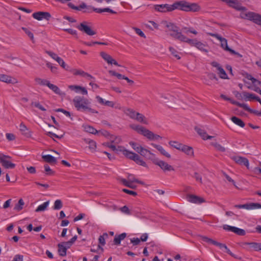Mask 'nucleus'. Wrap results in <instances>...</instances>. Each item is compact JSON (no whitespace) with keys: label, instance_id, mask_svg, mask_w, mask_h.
<instances>
[{"label":"nucleus","instance_id":"nucleus-40","mask_svg":"<svg viewBox=\"0 0 261 261\" xmlns=\"http://www.w3.org/2000/svg\"><path fill=\"white\" fill-rule=\"evenodd\" d=\"M84 128L86 132L92 134H96V133H98V132L95 128L90 125H85L84 126Z\"/></svg>","mask_w":261,"mask_h":261},{"label":"nucleus","instance_id":"nucleus-15","mask_svg":"<svg viewBox=\"0 0 261 261\" xmlns=\"http://www.w3.org/2000/svg\"><path fill=\"white\" fill-rule=\"evenodd\" d=\"M213 81H215L216 83H217L218 81V78L213 73H207L206 76L203 79L204 83L207 85H211Z\"/></svg>","mask_w":261,"mask_h":261},{"label":"nucleus","instance_id":"nucleus-48","mask_svg":"<svg viewBox=\"0 0 261 261\" xmlns=\"http://www.w3.org/2000/svg\"><path fill=\"white\" fill-rule=\"evenodd\" d=\"M205 46V45L203 43L198 41H197L195 45V47H196L199 50L207 53L208 50L204 48Z\"/></svg>","mask_w":261,"mask_h":261},{"label":"nucleus","instance_id":"nucleus-5","mask_svg":"<svg viewBox=\"0 0 261 261\" xmlns=\"http://www.w3.org/2000/svg\"><path fill=\"white\" fill-rule=\"evenodd\" d=\"M68 6L72 9L81 11L84 13H91L94 11V7L92 6L87 5L85 3H82L79 6H75L72 3H69Z\"/></svg>","mask_w":261,"mask_h":261},{"label":"nucleus","instance_id":"nucleus-24","mask_svg":"<svg viewBox=\"0 0 261 261\" xmlns=\"http://www.w3.org/2000/svg\"><path fill=\"white\" fill-rule=\"evenodd\" d=\"M71 72L73 73L74 75H80L83 77H89L90 79L94 80V77H93L90 74L85 72L83 70H76V69H73L72 70H70Z\"/></svg>","mask_w":261,"mask_h":261},{"label":"nucleus","instance_id":"nucleus-63","mask_svg":"<svg viewBox=\"0 0 261 261\" xmlns=\"http://www.w3.org/2000/svg\"><path fill=\"white\" fill-rule=\"evenodd\" d=\"M169 50L172 55L177 59H180V57L177 54V51L173 47H169Z\"/></svg>","mask_w":261,"mask_h":261},{"label":"nucleus","instance_id":"nucleus-1","mask_svg":"<svg viewBox=\"0 0 261 261\" xmlns=\"http://www.w3.org/2000/svg\"><path fill=\"white\" fill-rule=\"evenodd\" d=\"M72 102L74 106L77 111L89 112L91 113H98L97 111L90 107V101L84 96H76L73 99Z\"/></svg>","mask_w":261,"mask_h":261},{"label":"nucleus","instance_id":"nucleus-42","mask_svg":"<svg viewBox=\"0 0 261 261\" xmlns=\"http://www.w3.org/2000/svg\"><path fill=\"white\" fill-rule=\"evenodd\" d=\"M63 207V203L62 201L58 199L55 201L54 205L53 206V209L55 210H60Z\"/></svg>","mask_w":261,"mask_h":261},{"label":"nucleus","instance_id":"nucleus-49","mask_svg":"<svg viewBox=\"0 0 261 261\" xmlns=\"http://www.w3.org/2000/svg\"><path fill=\"white\" fill-rule=\"evenodd\" d=\"M109 73L112 76H116L118 79H124L125 77V75H123L120 73H118L114 70H109Z\"/></svg>","mask_w":261,"mask_h":261},{"label":"nucleus","instance_id":"nucleus-37","mask_svg":"<svg viewBox=\"0 0 261 261\" xmlns=\"http://www.w3.org/2000/svg\"><path fill=\"white\" fill-rule=\"evenodd\" d=\"M49 203V200L44 202L42 204H41L38 206V207L35 210V212H39L45 211L47 207L48 206Z\"/></svg>","mask_w":261,"mask_h":261},{"label":"nucleus","instance_id":"nucleus-4","mask_svg":"<svg viewBox=\"0 0 261 261\" xmlns=\"http://www.w3.org/2000/svg\"><path fill=\"white\" fill-rule=\"evenodd\" d=\"M240 17L243 19L250 20L254 23L261 25V15L259 14L253 12H249L246 13H241Z\"/></svg>","mask_w":261,"mask_h":261},{"label":"nucleus","instance_id":"nucleus-34","mask_svg":"<svg viewBox=\"0 0 261 261\" xmlns=\"http://www.w3.org/2000/svg\"><path fill=\"white\" fill-rule=\"evenodd\" d=\"M221 47L225 50L229 51L230 53H234V50L230 48L227 45V41L226 39H224L223 41L221 42Z\"/></svg>","mask_w":261,"mask_h":261},{"label":"nucleus","instance_id":"nucleus-3","mask_svg":"<svg viewBox=\"0 0 261 261\" xmlns=\"http://www.w3.org/2000/svg\"><path fill=\"white\" fill-rule=\"evenodd\" d=\"M138 133L146 137L147 139L151 141L157 140L159 139H161L162 137L158 135L154 134L153 132H151L149 129H146L144 127L141 126H136L134 128Z\"/></svg>","mask_w":261,"mask_h":261},{"label":"nucleus","instance_id":"nucleus-58","mask_svg":"<svg viewBox=\"0 0 261 261\" xmlns=\"http://www.w3.org/2000/svg\"><path fill=\"white\" fill-rule=\"evenodd\" d=\"M148 160H150L152 161L153 164L156 165V162L159 161V159L156 158L155 155L150 152V154H149L147 158Z\"/></svg>","mask_w":261,"mask_h":261},{"label":"nucleus","instance_id":"nucleus-14","mask_svg":"<svg viewBox=\"0 0 261 261\" xmlns=\"http://www.w3.org/2000/svg\"><path fill=\"white\" fill-rule=\"evenodd\" d=\"M232 159L237 164L245 166L247 169H249V161L248 160L245 158L240 156H234L232 158Z\"/></svg>","mask_w":261,"mask_h":261},{"label":"nucleus","instance_id":"nucleus-19","mask_svg":"<svg viewBox=\"0 0 261 261\" xmlns=\"http://www.w3.org/2000/svg\"><path fill=\"white\" fill-rule=\"evenodd\" d=\"M68 88L75 91L76 93H81L83 95H87L88 94L87 90L85 87H83L79 85H69Z\"/></svg>","mask_w":261,"mask_h":261},{"label":"nucleus","instance_id":"nucleus-18","mask_svg":"<svg viewBox=\"0 0 261 261\" xmlns=\"http://www.w3.org/2000/svg\"><path fill=\"white\" fill-rule=\"evenodd\" d=\"M202 240L204 241V242H205L207 243H210V244H212L214 245H215L216 246H218L220 249H225V248H226V247L227 246L225 244H222V243H219V242H218L215 240H213L210 238H208L206 237H203L202 238Z\"/></svg>","mask_w":261,"mask_h":261},{"label":"nucleus","instance_id":"nucleus-44","mask_svg":"<svg viewBox=\"0 0 261 261\" xmlns=\"http://www.w3.org/2000/svg\"><path fill=\"white\" fill-rule=\"evenodd\" d=\"M57 62L60 65V66L66 70H70L69 67L66 65L65 62L61 58H59L57 59Z\"/></svg>","mask_w":261,"mask_h":261},{"label":"nucleus","instance_id":"nucleus-29","mask_svg":"<svg viewBox=\"0 0 261 261\" xmlns=\"http://www.w3.org/2000/svg\"><path fill=\"white\" fill-rule=\"evenodd\" d=\"M126 237V233L125 232L122 233L121 234L116 236L114 239V243L116 245H119L120 244L121 241L124 240Z\"/></svg>","mask_w":261,"mask_h":261},{"label":"nucleus","instance_id":"nucleus-57","mask_svg":"<svg viewBox=\"0 0 261 261\" xmlns=\"http://www.w3.org/2000/svg\"><path fill=\"white\" fill-rule=\"evenodd\" d=\"M213 146L218 150L221 152L225 151V148L218 143H213Z\"/></svg>","mask_w":261,"mask_h":261},{"label":"nucleus","instance_id":"nucleus-16","mask_svg":"<svg viewBox=\"0 0 261 261\" xmlns=\"http://www.w3.org/2000/svg\"><path fill=\"white\" fill-rule=\"evenodd\" d=\"M156 165L159 166L164 172L174 171V168L171 165L161 160H159Z\"/></svg>","mask_w":261,"mask_h":261},{"label":"nucleus","instance_id":"nucleus-54","mask_svg":"<svg viewBox=\"0 0 261 261\" xmlns=\"http://www.w3.org/2000/svg\"><path fill=\"white\" fill-rule=\"evenodd\" d=\"M218 71L219 72L220 77L221 79H227V74L226 73V72L225 71L224 69L223 68H222V67H219Z\"/></svg>","mask_w":261,"mask_h":261},{"label":"nucleus","instance_id":"nucleus-31","mask_svg":"<svg viewBox=\"0 0 261 261\" xmlns=\"http://www.w3.org/2000/svg\"><path fill=\"white\" fill-rule=\"evenodd\" d=\"M230 101L232 104L238 106L241 108H242L245 110H246L250 113L251 108H250L246 103H241L238 101L232 100L231 99V101Z\"/></svg>","mask_w":261,"mask_h":261},{"label":"nucleus","instance_id":"nucleus-62","mask_svg":"<svg viewBox=\"0 0 261 261\" xmlns=\"http://www.w3.org/2000/svg\"><path fill=\"white\" fill-rule=\"evenodd\" d=\"M31 105L34 106L36 108H38L39 110L42 111H45L46 110V109L41 106L38 102H32Z\"/></svg>","mask_w":261,"mask_h":261},{"label":"nucleus","instance_id":"nucleus-12","mask_svg":"<svg viewBox=\"0 0 261 261\" xmlns=\"http://www.w3.org/2000/svg\"><path fill=\"white\" fill-rule=\"evenodd\" d=\"M225 3L229 5V6L232 7L238 11H244L247 10L246 8L241 5V3L236 0H227Z\"/></svg>","mask_w":261,"mask_h":261},{"label":"nucleus","instance_id":"nucleus-10","mask_svg":"<svg viewBox=\"0 0 261 261\" xmlns=\"http://www.w3.org/2000/svg\"><path fill=\"white\" fill-rule=\"evenodd\" d=\"M128 159L134 161L138 165L143 167H147L146 163L141 159V158L137 154L132 151L129 153L127 158Z\"/></svg>","mask_w":261,"mask_h":261},{"label":"nucleus","instance_id":"nucleus-64","mask_svg":"<svg viewBox=\"0 0 261 261\" xmlns=\"http://www.w3.org/2000/svg\"><path fill=\"white\" fill-rule=\"evenodd\" d=\"M45 53L56 61H57V59L60 58L56 54L51 51L46 50Z\"/></svg>","mask_w":261,"mask_h":261},{"label":"nucleus","instance_id":"nucleus-32","mask_svg":"<svg viewBox=\"0 0 261 261\" xmlns=\"http://www.w3.org/2000/svg\"><path fill=\"white\" fill-rule=\"evenodd\" d=\"M231 120L234 123L241 127H244L245 125V123L241 119L236 116H232L231 118Z\"/></svg>","mask_w":261,"mask_h":261},{"label":"nucleus","instance_id":"nucleus-43","mask_svg":"<svg viewBox=\"0 0 261 261\" xmlns=\"http://www.w3.org/2000/svg\"><path fill=\"white\" fill-rule=\"evenodd\" d=\"M87 142L89 144V149H91L92 152L95 151L96 148V142L92 140H88L87 141Z\"/></svg>","mask_w":261,"mask_h":261},{"label":"nucleus","instance_id":"nucleus-8","mask_svg":"<svg viewBox=\"0 0 261 261\" xmlns=\"http://www.w3.org/2000/svg\"><path fill=\"white\" fill-rule=\"evenodd\" d=\"M86 21H84L81 23L79 25L76 26V28L80 31L84 32L89 36H93L96 34V32L92 30L91 28L88 26Z\"/></svg>","mask_w":261,"mask_h":261},{"label":"nucleus","instance_id":"nucleus-47","mask_svg":"<svg viewBox=\"0 0 261 261\" xmlns=\"http://www.w3.org/2000/svg\"><path fill=\"white\" fill-rule=\"evenodd\" d=\"M108 238V234L107 233H103L102 235L100 236L98 238V241L99 244L103 246L105 245V239Z\"/></svg>","mask_w":261,"mask_h":261},{"label":"nucleus","instance_id":"nucleus-53","mask_svg":"<svg viewBox=\"0 0 261 261\" xmlns=\"http://www.w3.org/2000/svg\"><path fill=\"white\" fill-rule=\"evenodd\" d=\"M129 145L138 153H139V150H141L140 148H142V147L141 146L138 145L136 143L134 142H130Z\"/></svg>","mask_w":261,"mask_h":261},{"label":"nucleus","instance_id":"nucleus-59","mask_svg":"<svg viewBox=\"0 0 261 261\" xmlns=\"http://www.w3.org/2000/svg\"><path fill=\"white\" fill-rule=\"evenodd\" d=\"M178 36H177V39L185 42H188V40L189 38H188L186 36L182 34V33L179 32V33L177 34Z\"/></svg>","mask_w":261,"mask_h":261},{"label":"nucleus","instance_id":"nucleus-35","mask_svg":"<svg viewBox=\"0 0 261 261\" xmlns=\"http://www.w3.org/2000/svg\"><path fill=\"white\" fill-rule=\"evenodd\" d=\"M138 121H139L144 124H147L148 123L147 120H146L145 116L139 113H137L136 117L135 118Z\"/></svg>","mask_w":261,"mask_h":261},{"label":"nucleus","instance_id":"nucleus-2","mask_svg":"<svg viewBox=\"0 0 261 261\" xmlns=\"http://www.w3.org/2000/svg\"><path fill=\"white\" fill-rule=\"evenodd\" d=\"M173 11L177 9L185 12H198L200 7L197 3H192L186 1H176L173 4Z\"/></svg>","mask_w":261,"mask_h":261},{"label":"nucleus","instance_id":"nucleus-23","mask_svg":"<svg viewBox=\"0 0 261 261\" xmlns=\"http://www.w3.org/2000/svg\"><path fill=\"white\" fill-rule=\"evenodd\" d=\"M195 129L203 140L211 139L213 138V136L208 135L204 130L200 128L195 127Z\"/></svg>","mask_w":261,"mask_h":261},{"label":"nucleus","instance_id":"nucleus-9","mask_svg":"<svg viewBox=\"0 0 261 261\" xmlns=\"http://www.w3.org/2000/svg\"><path fill=\"white\" fill-rule=\"evenodd\" d=\"M11 157L6 155H0V163L2 166L6 169H13L15 167V164L11 163L8 161V159H10Z\"/></svg>","mask_w":261,"mask_h":261},{"label":"nucleus","instance_id":"nucleus-60","mask_svg":"<svg viewBox=\"0 0 261 261\" xmlns=\"http://www.w3.org/2000/svg\"><path fill=\"white\" fill-rule=\"evenodd\" d=\"M178 36H177V39L185 42H188V40L189 38H188L186 36L182 34V33L179 32V33L177 34Z\"/></svg>","mask_w":261,"mask_h":261},{"label":"nucleus","instance_id":"nucleus-17","mask_svg":"<svg viewBox=\"0 0 261 261\" xmlns=\"http://www.w3.org/2000/svg\"><path fill=\"white\" fill-rule=\"evenodd\" d=\"M0 81L12 84H14L18 82L16 79L4 74H0Z\"/></svg>","mask_w":261,"mask_h":261},{"label":"nucleus","instance_id":"nucleus-26","mask_svg":"<svg viewBox=\"0 0 261 261\" xmlns=\"http://www.w3.org/2000/svg\"><path fill=\"white\" fill-rule=\"evenodd\" d=\"M180 151L189 156H192L194 155V151L193 148L185 144H184L182 148H181Z\"/></svg>","mask_w":261,"mask_h":261},{"label":"nucleus","instance_id":"nucleus-46","mask_svg":"<svg viewBox=\"0 0 261 261\" xmlns=\"http://www.w3.org/2000/svg\"><path fill=\"white\" fill-rule=\"evenodd\" d=\"M255 94L250 93L248 92H244L243 96L246 100H254Z\"/></svg>","mask_w":261,"mask_h":261},{"label":"nucleus","instance_id":"nucleus-38","mask_svg":"<svg viewBox=\"0 0 261 261\" xmlns=\"http://www.w3.org/2000/svg\"><path fill=\"white\" fill-rule=\"evenodd\" d=\"M35 82L39 85H42V86H48V85L49 83V81H48L47 80L42 79L41 78L36 77L35 79Z\"/></svg>","mask_w":261,"mask_h":261},{"label":"nucleus","instance_id":"nucleus-52","mask_svg":"<svg viewBox=\"0 0 261 261\" xmlns=\"http://www.w3.org/2000/svg\"><path fill=\"white\" fill-rule=\"evenodd\" d=\"M138 112H136L133 109H128L127 110L126 114L128 116H129L131 118L135 119L136 117L137 114Z\"/></svg>","mask_w":261,"mask_h":261},{"label":"nucleus","instance_id":"nucleus-22","mask_svg":"<svg viewBox=\"0 0 261 261\" xmlns=\"http://www.w3.org/2000/svg\"><path fill=\"white\" fill-rule=\"evenodd\" d=\"M242 208H245L246 210L261 208V204L258 203H248L242 204Z\"/></svg>","mask_w":261,"mask_h":261},{"label":"nucleus","instance_id":"nucleus-33","mask_svg":"<svg viewBox=\"0 0 261 261\" xmlns=\"http://www.w3.org/2000/svg\"><path fill=\"white\" fill-rule=\"evenodd\" d=\"M47 87L50 89L53 90L56 94H58L59 95H62V92L61 91L60 89L58 88V87L56 85L52 84L49 82Z\"/></svg>","mask_w":261,"mask_h":261},{"label":"nucleus","instance_id":"nucleus-51","mask_svg":"<svg viewBox=\"0 0 261 261\" xmlns=\"http://www.w3.org/2000/svg\"><path fill=\"white\" fill-rule=\"evenodd\" d=\"M44 168L46 175H53L55 174V172L50 168L48 165L45 164L44 166Z\"/></svg>","mask_w":261,"mask_h":261},{"label":"nucleus","instance_id":"nucleus-28","mask_svg":"<svg viewBox=\"0 0 261 261\" xmlns=\"http://www.w3.org/2000/svg\"><path fill=\"white\" fill-rule=\"evenodd\" d=\"M42 158L44 161L49 164H55L57 162L56 159L50 154L43 155Z\"/></svg>","mask_w":261,"mask_h":261},{"label":"nucleus","instance_id":"nucleus-7","mask_svg":"<svg viewBox=\"0 0 261 261\" xmlns=\"http://www.w3.org/2000/svg\"><path fill=\"white\" fill-rule=\"evenodd\" d=\"M240 245L248 251H259L260 244L256 242H241Z\"/></svg>","mask_w":261,"mask_h":261},{"label":"nucleus","instance_id":"nucleus-50","mask_svg":"<svg viewBox=\"0 0 261 261\" xmlns=\"http://www.w3.org/2000/svg\"><path fill=\"white\" fill-rule=\"evenodd\" d=\"M169 25L167 27L168 29V31L171 32H177V30H179V28L174 23L170 22L169 23Z\"/></svg>","mask_w":261,"mask_h":261},{"label":"nucleus","instance_id":"nucleus-21","mask_svg":"<svg viewBox=\"0 0 261 261\" xmlns=\"http://www.w3.org/2000/svg\"><path fill=\"white\" fill-rule=\"evenodd\" d=\"M19 129L21 132V134L27 138H30L32 136V132L29 129L25 126V125L21 123L19 125Z\"/></svg>","mask_w":261,"mask_h":261},{"label":"nucleus","instance_id":"nucleus-61","mask_svg":"<svg viewBox=\"0 0 261 261\" xmlns=\"http://www.w3.org/2000/svg\"><path fill=\"white\" fill-rule=\"evenodd\" d=\"M223 228L225 230L234 232L236 227L225 224L223 226Z\"/></svg>","mask_w":261,"mask_h":261},{"label":"nucleus","instance_id":"nucleus-30","mask_svg":"<svg viewBox=\"0 0 261 261\" xmlns=\"http://www.w3.org/2000/svg\"><path fill=\"white\" fill-rule=\"evenodd\" d=\"M58 251L59 254L61 256H65L66 255L67 249L66 247L64 246L63 244L59 243L58 244Z\"/></svg>","mask_w":261,"mask_h":261},{"label":"nucleus","instance_id":"nucleus-25","mask_svg":"<svg viewBox=\"0 0 261 261\" xmlns=\"http://www.w3.org/2000/svg\"><path fill=\"white\" fill-rule=\"evenodd\" d=\"M151 145L153 146V147L155 148L156 149H158L160 153L163 154V155L165 156L166 157L168 158H170L171 155L170 154L168 153L164 148L163 147L159 145H156L154 143H151Z\"/></svg>","mask_w":261,"mask_h":261},{"label":"nucleus","instance_id":"nucleus-41","mask_svg":"<svg viewBox=\"0 0 261 261\" xmlns=\"http://www.w3.org/2000/svg\"><path fill=\"white\" fill-rule=\"evenodd\" d=\"M24 204L23 200L22 199H20L17 203L15 204L14 209L17 211H20L22 209V206Z\"/></svg>","mask_w":261,"mask_h":261},{"label":"nucleus","instance_id":"nucleus-6","mask_svg":"<svg viewBox=\"0 0 261 261\" xmlns=\"http://www.w3.org/2000/svg\"><path fill=\"white\" fill-rule=\"evenodd\" d=\"M153 8L155 11L160 13L170 12L173 11V4L154 5L153 6Z\"/></svg>","mask_w":261,"mask_h":261},{"label":"nucleus","instance_id":"nucleus-11","mask_svg":"<svg viewBox=\"0 0 261 261\" xmlns=\"http://www.w3.org/2000/svg\"><path fill=\"white\" fill-rule=\"evenodd\" d=\"M34 18L38 20H41L43 19H45L47 20H49L51 18V15L49 12H35L32 15Z\"/></svg>","mask_w":261,"mask_h":261},{"label":"nucleus","instance_id":"nucleus-36","mask_svg":"<svg viewBox=\"0 0 261 261\" xmlns=\"http://www.w3.org/2000/svg\"><path fill=\"white\" fill-rule=\"evenodd\" d=\"M169 144L172 147L176 148L177 150H180L181 148H182L183 146V144L179 143L176 141H171L169 142Z\"/></svg>","mask_w":261,"mask_h":261},{"label":"nucleus","instance_id":"nucleus-13","mask_svg":"<svg viewBox=\"0 0 261 261\" xmlns=\"http://www.w3.org/2000/svg\"><path fill=\"white\" fill-rule=\"evenodd\" d=\"M100 55L108 64H114L117 66H120L118 62L115 60L113 59L112 57L107 53L104 51H101L100 53Z\"/></svg>","mask_w":261,"mask_h":261},{"label":"nucleus","instance_id":"nucleus-55","mask_svg":"<svg viewBox=\"0 0 261 261\" xmlns=\"http://www.w3.org/2000/svg\"><path fill=\"white\" fill-rule=\"evenodd\" d=\"M128 179L129 181L131 183H132V182H136V183L140 184L141 185L143 184V182H142L141 181H140L138 179L135 178L134 177V175H132V174H130V175H128Z\"/></svg>","mask_w":261,"mask_h":261},{"label":"nucleus","instance_id":"nucleus-39","mask_svg":"<svg viewBox=\"0 0 261 261\" xmlns=\"http://www.w3.org/2000/svg\"><path fill=\"white\" fill-rule=\"evenodd\" d=\"M21 29L25 32V33L30 38L33 43H35V39L33 34L27 28L22 27Z\"/></svg>","mask_w":261,"mask_h":261},{"label":"nucleus","instance_id":"nucleus-20","mask_svg":"<svg viewBox=\"0 0 261 261\" xmlns=\"http://www.w3.org/2000/svg\"><path fill=\"white\" fill-rule=\"evenodd\" d=\"M187 200L190 202L195 203H201L205 201L203 198L192 194L187 195Z\"/></svg>","mask_w":261,"mask_h":261},{"label":"nucleus","instance_id":"nucleus-27","mask_svg":"<svg viewBox=\"0 0 261 261\" xmlns=\"http://www.w3.org/2000/svg\"><path fill=\"white\" fill-rule=\"evenodd\" d=\"M117 154H119V152H122L127 158H128L130 151L126 149L123 146H118L116 147V150L115 151Z\"/></svg>","mask_w":261,"mask_h":261},{"label":"nucleus","instance_id":"nucleus-45","mask_svg":"<svg viewBox=\"0 0 261 261\" xmlns=\"http://www.w3.org/2000/svg\"><path fill=\"white\" fill-rule=\"evenodd\" d=\"M140 149L141 150H139V153L142 156L147 159L148 155L149 154H150V151L143 147H142V148Z\"/></svg>","mask_w":261,"mask_h":261},{"label":"nucleus","instance_id":"nucleus-56","mask_svg":"<svg viewBox=\"0 0 261 261\" xmlns=\"http://www.w3.org/2000/svg\"><path fill=\"white\" fill-rule=\"evenodd\" d=\"M234 233L240 236H244L246 234V231L244 229L239 228L236 227Z\"/></svg>","mask_w":261,"mask_h":261}]
</instances>
